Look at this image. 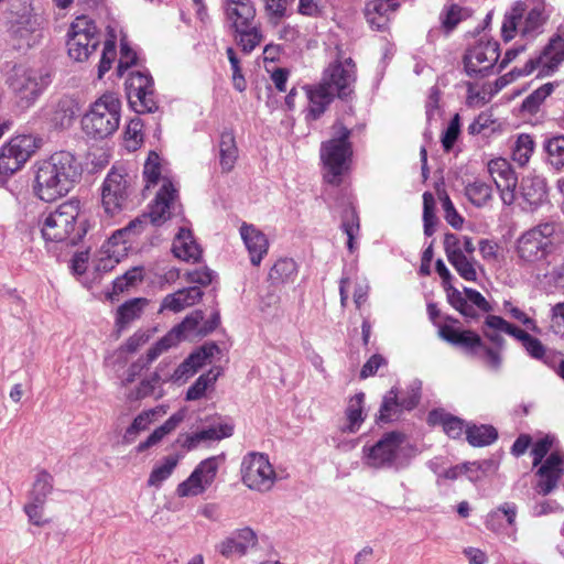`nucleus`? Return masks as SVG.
Segmentation results:
<instances>
[{"label":"nucleus","instance_id":"nucleus-1","mask_svg":"<svg viewBox=\"0 0 564 564\" xmlns=\"http://www.w3.org/2000/svg\"><path fill=\"white\" fill-rule=\"evenodd\" d=\"M351 130L341 122L332 127V138L321 144L322 177L325 193L332 197L337 193L351 197L354 149L350 141Z\"/></svg>","mask_w":564,"mask_h":564},{"label":"nucleus","instance_id":"nucleus-2","mask_svg":"<svg viewBox=\"0 0 564 564\" xmlns=\"http://www.w3.org/2000/svg\"><path fill=\"white\" fill-rule=\"evenodd\" d=\"M80 176L76 159L68 152H56L35 164L33 193L43 202H55L66 196Z\"/></svg>","mask_w":564,"mask_h":564},{"label":"nucleus","instance_id":"nucleus-3","mask_svg":"<svg viewBox=\"0 0 564 564\" xmlns=\"http://www.w3.org/2000/svg\"><path fill=\"white\" fill-rule=\"evenodd\" d=\"M90 228L89 219L78 198H70L43 215L41 232L46 241L76 245Z\"/></svg>","mask_w":564,"mask_h":564},{"label":"nucleus","instance_id":"nucleus-4","mask_svg":"<svg viewBox=\"0 0 564 564\" xmlns=\"http://www.w3.org/2000/svg\"><path fill=\"white\" fill-rule=\"evenodd\" d=\"M530 454L533 468L532 496L545 497L564 477V451L553 449V438L544 436L533 443Z\"/></svg>","mask_w":564,"mask_h":564},{"label":"nucleus","instance_id":"nucleus-5","mask_svg":"<svg viewBox=\"0 0 564 564\" xmlns=\"http://www.w3.org/2000/svg\"><path fill=\"white\" fill-rule=\"evenodd\" d=\"M121 101L117 94L105 93L91 104L82 119L87 135L106 138L117 131L120 123Z\"/></svg>","mask_w":564,"mask_h":564},{"label":"nucleus","instance_id":"nucleus-6","mask_svg":"<svg viewBox=\"0 0 564 564\" xmlns=\"http://www.w3.org/2000/svg\"><path fill=\"white\" fill-rule=\"evenodd\" d=\"M564 62V25H560L547 45L535 59H530L523 69L511 70L499 77L492 85L495 94L510 84L516 77L528 75L539 68L543 75L553 73Z\"/></svg>","mask_w":564,"mask_h":564},{"label":"nucleus","instance_id":"nucleus-7","mask_svg":"<svg viewBox=\"0 0 564 564\" xmlns=\"http://www.w3.org/2000/svg\"><path fill=\"white\" fill-rule=\"evenodd\" d=\"M555 226L550 223L524 231L514 246V253L522 264L538 265L551 256Z\"/></svg>","mask_w":564,"mask_h":564},{"label":"nucleus","instance_id":"nucleus-8","mask_svg":"<svg viewBox=\"0 0 564 564\" xmlns=\"http://www.w3.org/2000/svg\"><path fill=\"white\" fill-rule=\"evenodd\" d=\"M42 148V139L32 133L11 137L0 148V176L9 178L24 167Z\"/></svg>","mask_w":564,"mask_h":564},{"label":"nucleus","instance_id":"nucleus-9","mask_svg":"<svg viewBox=\"0 0 564 564\" xmlns=\"http://www.w3.org/2000/svg\"><path fill=\"white\" fill-rule=\"evenodd\" d=\"M276 479L274 467L267 455L248 453L241 463V480L250 489L257 491L270 490Z\"/></svg>","mask_w":564,"mask_h":564},{"label":"nucleus","instance_id":"nucleus-10","mask_svg":"<svg viewBox=\"0 0 564 564\" xmlns=\"http://www.w3.org/2000/svg\"><path fill=\"white\" fill-rule=\"evenodd\" d=\"M97 44L95 22L86 15L77 17L68 31V55L77 62H83L96 50Z\"/></svg>","mask_w":564,"mask_h":564},{"label":"nucleus","instance_id":"nucleus-11","mask_svg":"<svg viewBox=\"0 0 564 564\" xmlns=\"http://www.w3.org/2000/svg\"><path fill=\"white\" fill-rule=\"evenodd\" d=\"M499 57L498 42L480 40L466 51L463 58L464 68L470 77H485L491 73Z\"/></svg>","mask_w":564,"mask_h":564},{"label":"nucleus","instance_id":"nucleus-12","mask_svg":"<svg viewBox=\"0 0 564 564\" xmlns=\"http://www.w3.org/2000/svg\"><path fill=\"white\" fill-rule=\"evenodd\" d=\"M131 227L115 231L99 249L94 260L95 270L100 273L110 272L128 256L130 249Z\"/></svg>","mask_w":564,"mask_h":564},{"label":"nucleus","instance_id":"nucleus-13","mask_svg":"<svg viewBox=\"0 0 564 564\" xmlns=\"http://www.w3.org/2000/svg\"><path fill=\"white\" fill-rule=\"evenodd\" d=\"M183 215L178 189L171 180L162 176V185L149 207L151 224L160 226L173 216Z\"/></svg>","mask_w":564,"mask_h":564},{"label":"nucleus","instance_id":"nucleus-14","mask_svg":"<svg viewBox=\"0 0 564 564\" xmlns=\"http://www.w3.org/2000/svg\"><path fill=\"white\" fill-rule=\"evenodd\" d=\"M127 95L130 106L138 113L158 109L153 79L149 73L131 72L127 82Z\"/></svg>","mask_w":564,"mask_h":564},{"label":"nucleus","instance_id":"nucleus-15","mask_svg":"<svg viewBox=\"0 0 564 564\" xmlns=\"http://www.w3.org/2000/svg\"><path fill=\"white\" fill-rule=\"evenodd\" d=\"M46 85V75L33 67L19 66L11 78V88L23 106L31 105Z\"/></svg>","mask_w":564,"mask_h":564},{"label":"nucleus","instance_id":"nucleus-16","mask_svg":"<svg viewBox=\"0 0 564 564\" xmlns=\"http://www.w3.org/2000/svg\"><path fill=\"white\" fill-rule=\"evenodd\" d=\"M130 195V183L126 174L119 171L108 173L102 184L101 204L105 212L113 216L120 213Z\"/></svg>","mask_w":564,"mask_h":564},{"label":"nucleus","instance_id":"nucleus-17","mask_svg":"<svg viewBox=\"0 0 564 564\" xmlns=\"http://www.w3.org/2000/svg\"><path fill=\"white\" fill-rule=\"evenodd\" d=\"M487 173L495 183L502 202L511 205L517 199L518 176L511 164L503 158H496L487 163Z\"/></svg>","mask_w":564,"mask_h":564},{"label":"nucleus","instance_id":"nucleus-18","mask_svg":"<svg viewBox=\"0 0 564 564\" xmlns=\"http://www.w3.org/2000/svg\"><path fill=\"white\" fill-rule=\"evenodd\" d=\"M223 457H209L199 463L191 476L177 487L180 497H193L200 495L213 484L216 478Z\"/></svg>","mask_w":564,"mask_h":564},{"label":"nucleus","instance_id":"nucleus-19","mask_svg":"<svg viewBox=\"0 0 564 564\" xmlns=\"http://www.w3.org/2000/svg\"><path fill=\"white\" fill-rule=\"evenodd\" d=\"M355 64L351 58L332 63L324 73L321 84H325L334 96L346 98L352 91Z\"/></svg>","mask_w":564,"mask_h":564},{"label":"nucleus","instance_id":"nucleus-20","mask_svg":"<svg viewBox=\"0 0 564 564\" xmlns=\"http://www.w3.org/2000/svg\"><path fill=\"white\" fill-rule=\"evenodd\" d=\"M404 442V435L399 432H390L370 447L364 448L365 463L371 467H382L391 464Z\"/></svg>","mask_w":564,"mask_h":564},{"label":"nucleus","instance_id":"nucleus-21","mask_svg":"<svg viewBox=\"0 0 564 564\" xmlns=\"http://www.w3.org/2000/svg\"><path fill=\"white\" fill-rule=\"evenodd\" d=\"M400 6L398 0H369L364 8V17L372 30L383 32Z\"/></svg>","mask_w":564,"mask_h":564},{"label":"nucleus","instance_id":"nucleus-22","mask_svg":"<svg viewBox=\"0 0 564 564\" xmlns=\"http://www.w3.org/2000/svg\"><path fill=\"white\" fill-rule=\"evenodd\" d=\"M224 11L230 29L247 28L257 17L252 0H224Z\"/></svg>","mask_w":564,"mask_h":564},{"label":"nucleus","instance_id":"nucleus-23","mask_svg":"<svg viewBox=\"0 0 564 564\" xmlns=\"http://www.w3.org/2000/svg\"><path fill=\"white\" fill-rule=\"evenodd\" d=\"M240 235L249 252L251 263L259 267L269 251L270 243L267 235L254 225L246 223L240 227Z\"/></svg>","mask_w":564,"mask_h":564},{"label":"nucleus","instance_id":"nucleus-24","mask_svg":"<svg viewBox=\"0 0 564 564\" xmlns=\"http://www.w3.org/2000/svg\"><path fill=\"white\" fill-rule=\"evenodd\" d=\"M172 252L175 258L186 262L197 263L203 258V249L187 227H181L174 237Z\"/></svg>","mask_w":564,"mask_h":564},{"label":"nucleus","instance_id":"nucleus-25","mask_svg":"<svg viewBox=\"0 0 564 564\" xmlns=\"http://www.w3.org/2000/svg\"><path fill=\"white\" fill-rule=\"evenodd\" d=\"M308 104L306 107L305 118L307 121H315L326 111L332 102L333 91L325 84H317L306 88Z\"/></svg>","mask_w":564,"mask_h":564},{"label":"nucleus","instance_id":"nucleus-26","mask_svg":"<svg viewBox=\"0 0 564 564\" xmlns=\"http://www.w3.org/2000/svg\"><path fill=\"white\" fill-rule=\"evenodd\" d=\"M10 36L13 46L24 48L32 46L39 41L41 31L35 19L30 17L21 18L12 24Z\"/></svg>","mask_w":564,"mask_h":564},{"label":"nucleus","instance_id":"nucleus-27","mask_svg":"<svg viewBox=\"0 0 564 564\" xmlns=\"http://www.w3.org/2000/svg\"><path fill=\"white\" fill-rule=\"evenodd\" d=\"M441 337L454 345L468 349L474 355H478V348L482 347V340L477 333L462 329L454 323H451L448 326H442Z\"/></svg>","mask_w":564,"mask_h":564},{"label":"nucleus","instance_id":"nucleus-28","mask_svg":"<svg viewBox=\"0 0 564 564\" xmlns=\"http://www.w3.org/2000/svg\"><path fill=\"white\" fill-rule=\"evenodd\" d=\"M232 433L234 425L229 421L219 419V421L212 426L187 436L184 445L188 449H192L202 441H220L230 437Z\"/></svg>","mask_w":564,"mask_h":564},{"label":"nucleus","instance_id":"nucleus-29","mask_svg":"<svg viewBox=\"0 0 564 564\" xmlns=\"http://www.w3.org/2000/svg\"><path fill=\"white\" fill-rule=\"evenodd\" d=\"M520 196L530 209L541 205L546 199V185L536 176L523 177L520 184Z\"/></svg>","mask_w":564,"mask_h":564},{"label":"nucleus","instance_id":"nucleus-30","mask_svg":"<svg viewBox=\"0 0 564 564\" xmlns=\"http://www.w3.org/2000/svg\"><path fill=\"white\" fill-rule=\"evenodd\" d=\"M365 394L362 392L350 397L345 410L346 424L341 427L344 433H356L365 421Z\"/></svg>","mask_w":564,"mask_h":564},{"label":"nucleus","instance_id":"nucleus-31","mask_svg":"<svg viewBox=\"0 0 564 564\" xmlns=\"http://www.w3.org/2000/svg\"><path fill=\"white\" fill-rule=\"evenodd\" d=\"M257 538L254 532L245 528L239 530L235 536L228 539L221 544V554L229 557L232 555H242L247 549L256 544Z\"/></svg>","mask_w":564,"mask_h":564},{"label":"nucleus","instance_id":"nucleus-32","mask_svg":"<svg viewBox=\"0 0 564 564\" xmlns=\"http://www.w3.org/2000/svg\"><path fill=\"white\" fill-rule=\"evenodd\" d=\"M202 295L203 293L198 288L180 290L164 299L162 310L181 312L198 302Z\"/></svg>","mask_w":564,"mask_h":564},{"label":"nucleus","instance_id":"nucleus-33","mask_svg":"<svg viewBox=\"0 0 564 564\" xmlns=\"http://www.w3.org/2000/svg\"><path fill=\"white\" fill-rule=\"evenodd\" d=\"M218 350L215 345H205L199 348L197 351L189 355L187 359H185L176 370L178 376H192L199 368L209 361L214 354Z\"/></svg>","mask_w":564,"mask_h":564},{"label":"nucleus","instance_id":"nucleus-34","mask_svg":"<svg viewBox=\"0 0 564 564\" xmlns=\"http://www.w3.org/2000/svg\"><path fill=\"white\" fill-rule=\"evenodd\" d=\"M429 421L434 425H440L451 438H459L466 433L467 426L464 421L449 413L432 411L429 415Z\"/></svg>","mask_w":564,"mask_h":564},{"label":"nucleus","instance_id":"nucleus-35","mask_svg":"<svg viewBox=\"0 0 564 564\" xmlns=\"http://www.w3.org/2000/svg\"><path fill=\"white\" fill-rule=\"evenodd\" d=\"M519 328L501 316L488 315L484 322L482 333L489 340L498 343L501 340L500 333L508 334L514 338Z\"/></svg>","mask_w":564,"mask_h":564},{"label":"nucleus","instance_id":"nucleus-36","mask_svg":"<svg viewBox=\"0 0 564 564\" xmlns=\"http://www.w3.org/2000/svg\"><path fill=\"white\" fill-rule=\"evenodd\" d=\"M184 419L185 412L183 410L174 413L164 424L155 429L144 442L138 445V452H143L160 443L167 434L172 433Z\"/></svg>","mask_w":564,"mask_h":564},{"label":"nucleus","instance_id":"nucleus-37","mask_svg":"<svg viewBox=\"0 0 564 564\" xmlns=\"http://www.w3.org/2000/svg\"><path fill=\"white\" fill-rule=\"evenodd\" d=\"M219 164L224 172H230L238 159V148L231 132H224L219 140Z\"/></svg>","mask_w":564,"mask_h":564},{"label":"nucleus","instance_id":"nucleus-38","mask_svg":"<svg viewBox=\"0 0 564 564\" xmlns=\"http://www.w3.org/2000/svg\"><path fill=\"white\" fill-rule=\"evenodd\" d=\"M235 34V40L237 45L245 53L252 52L257 46H259L263 40V33L260 26L258 25H248L242 29H231Z\"/></svg>","mask_w":564,"mask_h":564},{"label":"nucleus","instance_id":"nucleus-39","mask_svg":"<svg viewBox=\"0 0 564 564\" xmlns=\"http://www.w3.org/2000/svg\"><path fill=\"white\" fill-rule=\"evenodd\" d=\"M444 249L448 261L464 256V252H466L467 254H471L475 251L470 238H460L459 236L452 232L445 234Z\"/></svg>","mask_w":564,"mask_h":564},{"label":"nucleus","instance_id":"nucleus-40","mask_svg":"<svg viewBox=\"0 0 564 564\" xmlns=\"http://www.w3.org/2000/svg\"><path fill=\"white\" fill-rule=\"evenodd\" d=\"M471 11L468 8L462 7L456 3L447 4L442 14V26L447 33L452 32L462 21L470 18Z\"/></svg>","mask_w":564,"mask_h":564},{"label":"nucleus","instance_id":"nucleus-41","mask_svg":"<svg viewBox=\"0 0 564 564\" xmlns=\"http://www.w3.org/2000/svg\"><path fill=\"white\" fill-rule=\"evenodd\" d=\"M534 140L530 134H519L511 148L512 160L521 166L525 165L534 152Z\"/></svg>","mask_w":564,"mask_h":564},{"label":"nucleus","instance_id":"nucleus-42","mask_svg":"<svg viewBox=\"0 0 564 564\" xmlns=\"http://www.w3.org/2000/svg\"><path fill=\"white\" fill-rule=\"evenodd\" d=\"M465 434L468 443L473 446L490 445L498 437L496 429L490 425L467 426Z\"/></svg>","mask_w":564,"mask_h":564},{"label":"nucleus","instance_id":"nucleus-43","mask_svg":"<svg viewBox=\"0 0 564 564\" xmlns=\"http://www.w3.org/2000/svg\"><path fill=\"white\" fill-rule=\"evenodd\" d=\"M468 200L477 207L487 205L492 198L491 185L484 181L475 180L465 188Z\"/></svg>","mask_w":564,"mask_h":564},{"label":"nucleus","instance_id":"nucleus-44","mask_svg":"<svg viewBox=\"0 0 564 564\" xmlns=\"http://www.w3.org/2000/svg\"><path fill=\"white\" fill-rule=\"evenodd\" d=\"M296 272V263L292 259H279L270 269L269 280L273 284H282L293 280Z\"/></svg>","mask_w":564,"mask_h":564},{"label":"nucleus","instance_id":"nucleus-45","mask_svg":"<svg viewBox=\"0 0 564 564\" xmlns=\"http://www.w3.org/2000/svg\"><path fill=\"white\" fill-rule=\"evenodd\" d=\"M76 105L74 100L65 98L58 101V104L50 111L51 121L59 128H64L70 124L75 116Z\"/></svg>","mask_w":564,"mask_h":564},{"label":"nucleus","instance_id":"nucleus-46","mask_svg":"<svg viewBox=\"0 0 564 564\" xmlns=\"http://www.w3.org/2000/svg\"><path fill=\"white\" fill-rule=\"evenodd\" d=\"M147 300L134 299L121 305L117 311V324L120 327H124L135 318L140 317Z\"/></svg>","mask_w":564,"mask_h":564},{"label":"nucleus","instance_id":"nucleus-47","mask_svg":"<svg viewBox=\"0 0 564 564\" xmlns=\"http://www.w3.org/2000/svg\"><path fill=\"white\" fill-rule=\"evenodd\" d=\"M143 122L139 117L132 118L124 130L123 142L129 151H137L143 143Z\"/></svg>","mask_w":564,"mask_h":564},{"label":"nucleus","instance_id":"nucleus-48","mask_svg":"<svg viewBox=\"0 0 564 564\" xmlns=\"http://www.w3.org/2000/svg\"><path fill=\"white\" fill-rule=\"evenodd\" d=\"M219 371L209 370L202 375L195 383L187 390L186 400L195 401L202 399L208 389H212L217 381Z\"/></svg>","mask_w":564,"mask_h":564},{"label":"nucleus","instance_id":"nucleus-49","mask_svg":"<svg viewBox=\"0 0 564 564\" xmlns=\"http://www.w3.org/2000/svg\"><path fill=\"white\" fill-rule=\"evenodd\" d=\"M352 294L356 306L359 308L366 301L367 289L350 279H343L340 282V300L345 306L349 295Z\"/></svg>","mask_w":564,"mask_h":564},{"label":"nucleus","instance_id":"nucleus-50","mask_svg":"<svg viewBox=\"0 0 564 564\" xmlns=\"http://www.w3.org/2000/svg\"><path fill=\"white\" fill-rule=\"evenodd\" d=\"M495 95L491 84H468L467 86V104L471 107H480L487 104Z\"/></svg>","mask_w":564,"mask_h":564},{"label":"nucleus","instance_id":"nucleus-51","mask_svg":"<svg viewBox=\"0 0 564 564\" xmlns=\"http://www.w3.org/2000/svg\"><path fill=\"white\" fill-rule=\"evenodd\" d=\"M544 149L550 163L554 167H564V135H555L547 139Z\"/></svg>","mask_w":564,"mask_h":564},{"label":"nucleus","instance_id":"nucleus-52","mask_svg":"<svg viewBox=\"0 0 564 564\" xmlns=\"http://www.w3.org/2000/svg\"><path fill=\"white\" fill-rule=\"evenodd\" d=\"M163 161L160 155L151 151L144 163L143 176L147 181V186L156 185L162 176Z\"/></svg>","mask_w":564,"mask_h":564},{"label":"nucleus","instance_id":"nucleus-53","mask_svg":"<svg viewBox=\"0 0 564 564\" xmlns=\"http://www.w3.org/2000/svg\"><path fill=\"white\" fill-rule=\"evenodd\" d=\"M521 13H525V6L522 2H517L506 14L501 28V36L505 42L511 41L517 35L519 28L514 24V19H518Z\"/></svg>","mask_w":564,"mask_h":564},{"label":"nucleus","instance_id":"nucleus-54","mask_svg":"<svg viewBox=\"0 0 564 564\" xmlns=\"http://www.w3.org/2000/svg\"><path fill=\"white\" fill-rule=\"evenodd\" d=\"M553 85L545 84L538 89H535L531 95H529L524 101L522 102V110L529 115H534L539 110L540 106L544 102V100L552 94Z\"/></svg>","mask_w":564,"mask_h":564},{"label":"nucleus","instance_id":"nucleus-55","mask_svg":"<svg viewBox=\"0 0 564 564\" xmlns=\"http://www.w3.org/2000/svg\"><path fill=\"white\" fill-rule=\"evenodd\" d=\"M166 414V408L164 405H159L154 409L143 411L140 413L132 422L129 427V433H139L149 427V425L156 420L158 417H162Z\"/></svg>","mask_w":564,"mask_h":564},{"label":"nucleus","instance_id":"nucleus-56","mask_svg":"<svg viewBox=\"0 0 564 564\" xmlns=\"http://www.w3.org/2000/svg\"><path fill=\"white\" fill-rule=\"evenodd\" d=\"M178 463V458L176 456H167L164 458L163 463L153 468L149 477L150 486H160L163 480L169 478L173 473L174 468Z\"/></svg>","mask_w":564,"mask_h":564},{"label":"nucleus","instance_id":"nucleus-57","mask_svg":"<svg viewBox=\"0 0 564 564\" xmlns=\"http://www.w3.org/2000/svg\"><path fill=\"white\" fill-rule=\"evenodd\" d=\"M447 299L451 305L456 308L460 314L469 318H476L475 310L468 304L465 294L459 292L453 285L445 288Z\"/></svg>","mask_w":564,"mask_h":564},{"label":"nucleus","instance_id":"nucleus-58","mask_svg":"<svg viewBox=\"0 0 564 564\" xmlns=\"http://www.w3.org/2000/svg\"><path fill=\"white\" fill-rule=\"evenodd\" d=\"M514 338L519 340L528 354L536 359H541L545 354V348L541 340L531 336L527 330L519 328Z\"/></svg>","mask_w":564,"mask_h":564},{"label":"nucleus","instance_id":"nucleus-59","mask_svg":"<svg viewBox=\"0 0 564 564\" xmlns=\"http://www.w3.org/2000/svg\"><path fill=\"white\" fill-rule=\"evenodd\" d=\"M503 312L510 318L522 324L528 330L539 332L536 322L532 317H530L522 308H520L512 302L506 301L503 303Z\"/></svg>","mask_w":564,"mask_h":564},{"label":"nucleus","instance_id":"nucleus-60","mask_svg":"<svg viewBox=\"0 0 564 564\" xmlns=\"http://www.w3.org/2000/svg\"><path fill=\"white\" fill-rule=\"evenodd\" d=\"M341 227L348 237V248L352 250L354 239L359 232V217L354 207L345 209Z\"/></svg>","mask_w":564,"mask_h":564},{"label":"nucleus","instance_id":"nucleus-61","mask_svg":"<svg viewBox=\"0 0 564 564\" xmlns=\"http://www.w3.org/2000/svg\"><path fill=\"white\" fill-rule=\"evenodd\" d=\"M449 263L455 268L457 273L466 281L476 282L478 273L475 263L470 261L465 254L451 260Z\"/></svg>","mask_w":564,"mask_h":564},{"label":"nucleus","instance_id":"nucleus-62","mask_svg":"<svg viewBox=\"0 0 564 564\" xmlns=\"http://www.w3.org/2000/svg\"><path fill=\"white\" fill-rule=\"evenodd\" d=\"M400 413V405L398 402L397 393L391 390L388 395L384 398L383 403L380 409V421L389 422L393 419L398 417Z\"/></svg>","mask_w":564,"mask_h":564},{"label":"nucleus","instance_id":"nucleus-63","mask_svg":"<svg viewBox=\"0 0 564 564\" xmlns=\"http://www.w3.org/2000/svg\"><path fill=\"white\" fill-rule=\"evenodd\" d=\"M288 4L289 0H264V10L269 20L278 24L288 15Z\"/></svg>","mask_w":564,"mask_h":564},{"label":"nucleus","instance_id":"nucleus-64","mask_svg":"<svg viewBox=\"0 0 564 564\" xmlns=\"http://www.w3.org/2000/svg\"><path fill=\"white\" fill-rule=\"evenodd\" d=\"M550 329L564 338V302L554 304L550 311Z\"/></svg>","mask_w":564,"mask_h":564}]
</instances>
